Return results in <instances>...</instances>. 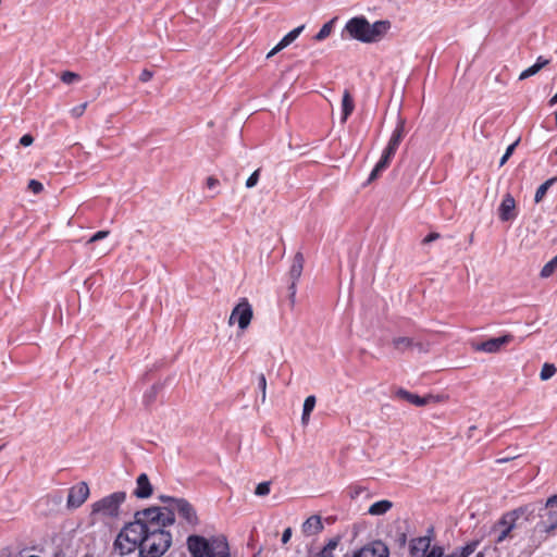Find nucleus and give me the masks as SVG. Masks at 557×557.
<instances>
[{"label":"nucleus","mask_w":557,"mask_h":557,"mask_svg":"<svg viewBox=\"0 0 557 557\" xmlns=\"http://www.w3.org/2000/svg\"><path fill=\"white\" fill-rule=\"evenodd\" d=\"M549 106L557 104V92L549 99Z\"/></svg>","instance_id":"obj_50"},{"label":"nucleus","mask_w":557,"mask_h":557,"mask_svg":"<svg viewBox=\"0 0 557 557\" xmlns=\"http://www.w3.org/2000/svg\"><path fill=\"white\" fill-rule=\"evenodd\" d=\"M270 493V482H261L257 485L255 494L257 496H265Z\"/></svg>","instance_id":"obj_32"},{"label":"nucleus","mask_w":557,"mask_h":557,"mask_svg":"<svg viewBox=\"0 0 557 557\" xmlns=\"http://www.w3.org/2000/svg\"><path fill=\"white\" fill-rule=\"evenodd\" d=\"M556 126H557V111L555 112Z\"/></svg>","instance_id":"obj_55"},{"label":"nucleus","mask_w":557,"mask_h":557,"mask_svg":"<svg viewBox=\"0 0 557 557\" xmlns=\"http://www.w3.org/2000/svg\"><path fill=\"white\" fill-rule=\"evenodd\" d=\"M323 530V523L320 516L309 517L302 524V532L310 536L320 533Z\"/></svg>","instance_id":"obj_19"},{"label":"nucleus","mask_w":557,"mask_h":557,"mask_svg":"<svg viewBox=\"0 0 557 557\" xmlns=\"http://www.w3.org/2000/svg\"><path fill=\"white\" fill-rule=\"evenodd\" d=\"M397 395L407 400L408 403L414 405V406H418V407H421V406H425L428 404H430L431 401H438L440 398L437 396H433V395H428V396H424V397H421L417 394H412L408 391H405V389H399L397 392Z\"/></svg>","instance_id":"obj_13"},{"label":"nucleus","mask_w":557,"mask_h":557,"mask_svg":"<svg viewBox=\"0 0 557 557\" xmlns=\"http://www.w3.org/2000/svg\"><path fill=\"white\" fill-rule=\"evenodd\" d=\"M305 26L301 25L299 27L294 28L288 34H286L281 41L267 54V58H271L277 52H280L282 49L290 45L304 30Z\"/></svg>","instance_id":"obj_15"},{"label":"nucleus","mask_w":557,"mask_h":557,"mask_svg":"<svg viewBox=\"0 0 557 557\" xmlns=\"http://www.w3.org/2000/svg\"><path fill=\"white\" fill-rule=\"evenodd\" d=\"M175 516L170 508L149 507L134 515L113 543V550L126 556L138 550L139 557H161L172 545V534L166 530L174 524Z\"/></svg>","instance_id":"obj_1"},{"label":"nucleus","mask_w":557,"mask_h":557,"mask_svg":"<svg viewBox=\"0 0 557 557\" xmlns=\"http://www.w3.org/2000/svg\"><path fill=\"white\" fill-rule=\"evenodd\" d=\"M554 506H557V495H553L546 500V507H554Z\"/></svg>","instance_id":"obj_48"},{"label":"nucleus","mask_w":557,"mask_h":557,"mask_svg":"<svg viewBox=\"0 0 557 557\" xmlns=\"http://www.w3.org/2000/svg\"><path fill=\"white\" fill-rule=\"evenodd\" d=\"M446 557H458V552L455 550L451 554L447 555Z\"/></svg>","instance_id":"obj_52"},{"label":"nucleus","mask_w":557,"mask_h":557,"mask_svg":"<svg viewBox=\"0 0 557 557\" xmlns=\"http://www.w3.org/2000/svg\"><path fill=\"white\" fill-rule=\"evenodd\" d=\"M355 109L354 99L350 95V92L346 89L343 95L342 99V119L343 121H346L348 116L352 113Z\"/></svg>","instance_id":"obj_20"},{"label":"nucleus","mask_w":557,"mask_h":557,"mask_svg":"<svg viewBox=\"0 0 557 557\" xmlns=\"http://www.w3.org/2000/svg\"><path fill=\"white\" fill-rule=\"evenodd\" d=\"M33 143L34 137L30 134H25L20 139V144L24 147L30 146Z\"/></svg>","instance_id":"obj_43"},{"label":"nucleus","mask_w":557,"mask_h":557,"mask_svg":"<svg viewBox=\"0 0 557 557\" xmlns=\"http://www.w3.org/2000/svg\"><path fill=\"white\" fill-rule=\"evenodd\" d=\"M394 344L396 346H400V345H404L406 347H411V346H414L416 344L413 343V341L409 337H399V338H396L394 341Z\"/></svg>","instance_id":"obj_40"},{"label":"nucleus","mask_w":557,"mask_h":557,"mask_svg":"<svg viewBox=\"0 0 557 557\" xmlns=\"http://www.w3.org/2000/svg\"><path fill=\"white\" fill-rule=\"evenodd\" d=\"M339 543L338 539H331L314 557H335L334 550Z\"/></svg>","instance_id":"obj_23"},{"label":"nucleus","mask_w":557,"mask_h":557,"mask_svg":"<svg viewBox=\"0 0 557 557\" xmlns=\"http://www.w3.org/2000/svg\"><path fill=\"white\" fill-rule=\"evenodd\" d=\"M290 536H292V529L290 528L285 529L282 534V543L286 544L290 540Z\"/></svg>","instance_id":"obj_45"},{"label":"nucleus","mask_w":557,"mask_h":557,"mask_svg":"<svg viewBox=\"0 0 557 557\" xmlns=\"http://www.w3.org/2000/svg\"><path fill=\"white\" fill-rule=\"evenodd\" d=\"M260 176V169H257L246 181V187L252 188L258 184Z\"/></svg>","instance_id":"obj_35"},{"label":"nucleus","mask_w":557,"mask_h":557,"mask_svg":"<svg viewBox=\"0 0 557 557\" xmlns=\"http://www.w3.org/2000/svg\"><path fill=\"white\" fill-rule=\"evenodd\" d=\"M219 184V180L215 178L214 176H209L207 178V182H206V185L208 188H213L215 187L216 185Z\"/></svg>","instance_id":"obj_46"},{"label":"nucleus","mask_w":557,"mask_h":557,"mask_svg":"<svg viewBox=\"0 0 557 557\" xmlns=\"http://www.w3.org/2000/svg\"><path fill=\"white\" fill-rule=\"evenodd\" d=\"M60 79L66 84H73L75 82H78L81 79V76L77 73L71 72V71H64L62 72Z\"/></svg>","instance_id":"obj_30"},{"label":"nucleus","mask_w":557,"mask_h":557,"mask_svg":"<svg viewBox=\"0 0 557 557\" xmlns=\"http://www.w3.org/2000/svg\"><path fill=\"white\" fill-rule=\"evenodd\" d=\"M540 70H541V65L534 63L532 66H530L527 70L521 72L519 79L522 81V79L529 78V77L535 75Z\"/></svg>","instance_id":"obj_31"},{"label":"nucleus","mask_w":557,"mask_h":557,"mask_svg":"<svg viewBox=\"0 0 557 557\" xmlns=\"http://www.w3.org/2000/svg\"><path fill=\"white\" fill-rule=\"evenodd\" d=\"M304 264H305V258H304L302 252H300V251L296 252L293 258V263H292L289 272H288V275L292 281L290 286H289V297H290L292 302H294V300H295L296 283L299 280V277L301 276V273L304 270Z\"/></svg>","instance_id":"obj_8"},{"label":"nucleus","mask_w":557,"mask_h":557,"mask_svg":"<svg viewBox=\"0 0 557 557\" xmlns=\"http://www.w3.org/2000/svg\"><path fill=\"white\" fill-rule=\"evenodd\" d=\"M157 393H158V389L156 386H151L149 391L146 392L144 398H145V403L147 405H150L156 399V396H157Z\"/></svg>","instance_id":"obj_36"},{"label":"nucleus","mask_w":557,"mask_h":557,"mask_svg":"<svg viewBox=\"0 0 557 557\" xmlns=\"http://www.w3.org/2000/svg\"><path fill=\"white\" fill-rule=\"evenodd\" d=\"M28 190L35 195H38L44 190V185L37 180H30L28 182Z\"/></svg>","instance_id":"obj_33"},{"label":"nucleus","mask_w":557,"mask_h":557,"mask_svg":"<svg viewBox=\"0 0 557 557\" xmlns=\"http://www.w3.org/2000/svg\"><path fill=\"white\" fill-rule=\"evenodd\" d=\"M389 28V21H376L370 24L364 16H355L347 21L344 32L352 39L369 44L380 41Z\"/></svg>","instance_id":"obj_2"},{"label":"nucleus","mask_w":557,"mask_h":557,"mask_svg":"<svg viewBox=\"0 0 557 557\" xmlns=\"http://www.w3.org/2000/svg\"><path fill=\"white\" fill-rule=\"evenodd\" d=\"M424 557H444V548L438 545H434Z\"/></svg>","instance_id":"obj_37"},{"label":"nucleus","mask_w":557,"mask_h":557,"mask_svg":"<svg viewBox=\"0 0 557 557\" xmlns=\"http://www.w3.org/2000/svg\"><path fill=\"white\" fill-rule=\"evenodd\" d=\"M508 460H510L509 458H500V459H497L496 461L498 463H504V462H507Z\"/></svg>","instance_id":"obj_51"},{"label":"nucleus","mask_w":557,"mask_h":557,"mask_svg":"<svg viewBox=\"0 0 557 557\" xmlns=\"http://www.w3.org/2000/svg\"><path fill=\"white\" fill-rule=\"evenodd\" d=\"M110 234L109 231H98L97 233H95L89 239H88V244H91V243H95V242H98L100 239H103L106 238L108 235Z\"/></svg>","instance_id":"obj_39"},{"label":"nucleus","mask_w":557,"mask_h":557,"mask_svg":"<svg viewBox=\"0 0 557 557\" xmlns=\"http://www.w3.org/2000/svg\"><path fill=\"white\" fill-rule=\"evenodd\" d=\"M258 385L262 392V401H264L265 399V391H267V379L264 376V374H260L258 376Z\"/></svg>","instance_id":"obj_41"},{"label":"nucleus","mask_w":557,"mask_h":557,"mask_svg":"<svg viewBox=\"0 0 557 557\" xmlns=\"http://www.w3.org/2000/svg\"><path fill=\"white\" fill-rule=\"evenodd\" d=\"M187 548L193 557H231L228 543L224 536L207 540L200 535H189Z\"/></svg>","instance_id":"obj_3"},{"label":"nucleus","mask_w":557,"mask_h":557,"mask_svg":"<svg viewBox=\"0 0 557 557\" xmlns=\"http://www.w3.org/2000/svg\"><path fill=\"white\" fill-rule=\"evenodd\" d=\"M517 145H518V141H515L513 144H511L507 147L506 152L504 153V156L502 157V159L499 161V166H503L507 162V160L513 153Z\"/></svg>","instance_id":"obj_34"},{"label":"nucleus","mask_w":557,"mask_h":557,"mask_svg":"<svg viewBox=\"0 0 557 557\" xmlns=\"http://www.w3.org/2000/svg\"><path fill=\"white\" fill-rule=\"evenodd\" d=\"M556 373V367L553 363H544L541 370V380L546 381L554 376Z\"/></svg>","instance_id":"obj_29"},{"label":"nucleus","mask_w":557,"mask_h":557,"mask_svg":"<svg viewBox=\"0 0 557 557\" xmlns=\"http://www.w3.org/2000/svg\"><path fill=\"white\" fill-rule=\"evenodd\" d=\"M550 61L548 59H545L544 57L540 55L537 59H536V62L535 64H540L541 65V70L546 66Z\"/></svg>","instance_id":"obj_47"},{"label":"nucleus","mask_w":557,"mask_h":557,"mask_svg":"<svg viewBox=\"0 0 557 557\" xmlns=\"http://www.w3.org/2000/svg\"><path fill=\"white\" fill-rule=\"evenodd\" d=\"M440 237H441V235H440L438 233H436V232H431L429 235H426V236L423 238L422 243H423V244H430V243H432V242H434V240L438 239Z\"/></svg>","instance_id":"obj_44"},{"label":"nucleus","mask_w":557,"mask_h":557,"mask_svg":"<svg viewBox=\"0 0 557 557\" xmlns=\"http://www.w3.org/2000/svg\"><path fill=\"white\" fill-rule=\"evenodd\" d=\"M518 210L513 196L509 193L505 194L498 207V218L502 222H509L517 218Z\"/></svg>","instance_id":"obj_10"},{"label":"nucleus","mask_w":557,"mask_h":557,"mask_svg":"<svg viewBox=\"0 0 557 557\" xmlns=\"http://www.w3.org/2000/svg\"><path fill=\"white\" fill-rule=\"evenodd\" d=\"M431 540L428 536H420L410 541L409 550L412 557H421L430 549Z\"/></svg>","instance_id":"obj_14"},{"label":"nucleus","mask_w":557,"mask_h":557,"mask_svg":"<svg viewBox=\"0 0 557 557\" xmlns=\"http://www.w3.org/2000/svg\"><path fill=\"white\" fill-rule=\"evenodd\" d=\"M314 406H315V397L314 396H308L305 399L304 409H302L301 420H302L304 424L308 423L310 413L314 409Z\"/></svg>","instance_id":"obj_24"},{"label":"nucleus","mask_w":557,"mask_h":557,"mask_svg":"<svg viewBox=\"0 0 557 557\" xmlns=\"http://www.w3.org/2000/svg\"><path fill=\"white\" fill-rule=\"evenodd\" d=\"M352 557H389V548L383 541L375 540L354 552Z\"/></svg>","instance_id":"obj_7"},{"label":"nucleus","mask_w":557,"mask_h":557,"mask_svg":"<svg viewBox=\"0 0 557 557\" xmlns=\"http://www.w3.org/2000/svg\"><path fill=\"white\" fill-rule=\"evenodd\" d=\"M532 513L533 509L530 505L505 512L492 528V532L497 533L495 543L499 544L510 537L511 532L521 527V520L529 521Z\"/></svg>","instance_id":"obj_4"},{"label":"nucleus","mask_w":557,"mask_h":557,"mask_svg":"<svg viewBox=\"0 0 557 557\" xmlns=\"http://www.w3.org/2000/svg\"><path fill=\"white\" fill-rule=\"evenodd\" d=\"M557 528V511L549 510L547 512L546 521L544 522L543 529L546 532L553 531Z\"/></svg>","instance_id":"obj_27"},{"label":"nucleus","mask_w":557,"mask_h":557,"mask_svg":"<svg viewBox=\"0 0 557 557\" xmlns=\"http://www.w3.org/2000/svg\"><path fill=\"white\" fill-rule=\"evenodd\" d=\"M89 496V487L86 482H79L70 488L67 495V507L78 508Z\"/></svg>","instance_id":"obj_9"},{"label":"nucleus","mask_w":557,"mask_h":557,"mask_svg":"<svg viewBox=\"0 0 557 557\" xmlns=\"http://www.w3.org/2000/svg\"><path fill=\"white\" fill-rule=\"evenodd\" d=\"M153 76V73L147 69L143 70V72L139 75V81L143 83L149 82Z\"/></svg>","instance_id":"obj_42"},{"label":"nucleus","mask_w":557,"mask_h":557,"mask_svg":"<svg viewBox=\"0 0 557 557\" xmlns=\"http://www.w3.org/2000/svg\"><path fill=\"white\" fill-rule=\"evenodd\" d=\"M395 153H396V150H394L393 148H391L388 146L385 147V149L383 150V153L381 156V159L375 164L374 169L372 170V172L369 176V181L375 180L380 175V173L389 165L391 160L393 159Z\"/></svg>","instance_id":"obj_12"},{"label":"nucleus","mask_w":557,"mask_h":557,"mask_svg":"<svg viewBox=\"0 0 557 557\" xmlns=\"http://www.w3.org/2000/svg\"><path fill=\"white\" fill-rule=\"evenodd\" d=\"M85 557H92V556H85Z\"/></svg>","instance_id":"obj_56"},{"label":"nucleus","mask_w":557,"mask_h":557,"mask_svg":"<svg viewBox=\"0 0 557 557\" xmlns=\"http://www.w3.org/2000/svg\"><path fill=\"white\" fill-rule=\"evenodd\" d=\"M177 498H173V497H170V496H160V500L163 502V503L170 502V503L175 505V500Z\"/></svg>","instance_id":"obj_49"},{"label":"nucleus","mask_w":557,"mask_h":557,"mask_svg":"<svg viewBox=\"0 0 557 557\" xmlns=\"http://www.w3.org/2000/svg\"><path fill=\"white\" fill-rule=\"evenodd\" d=\"M175 509L180 516L189 524L195 525L198 523V517L194 507L184 498L175 500Z\"/></svg>","instance_id":"obj_11"},{"label":"nucleus","mask_w":557,"mask_h":557,"mask_svg":"<svg viewBox=\"0 0 557 557\" xmlns=\"http://www.w3.org/2000/svg\"><path fill=\"white\" fill-rule=\"evenodd\" d=\"M252 315L253 311L251 305L247 298H243L233 309L230 317V323H237L240 330H245L250 324Z\"/></svg>","instance_id":"obj_6"},{"label":"nucleus","mask_w":557,"mask_h":557,"mask_svg":"<svg viewBox=\"0 0 557 557\" xmlns=\"http://www.w3.org/2000/svg\"><path fill=\"white\" fill-rule=\"evenodd\" d=\"M556 269H557V255L542 268L540 275L542 278H548L549 276H552L554 274Z\"/></svg>","instance_id":"obj_26"},{"label":"nucleus","mask_w":557,"mask_h":557,"mask_svg":"<svg viewBox=\"0 0 557 557\" xmlns=\"http://www.w3.org/2000/svg\"><path fill=\"white\" fill-rule=\"evenodd\" d=\"M557 182V177H552L549 180H547L546 182H544L542 185L539 186V188L536 189L535 191V196H534V201L536 203L541 202L547 190Z\"/></svg>","instance_id":"obj_22"},{"label":"nucleus","mask_w":557,"mask_h":557,"mask_svg":"<svg viewBox=\"0 0 557 557\" xmlns=\"http://www.w3.org/2000/svg\"><path fill=\"white\" fill-rule=\"evenodd\" d=\"M392 506L393 505L389 500H379L370 506L368 512L373 516L384 515L392 508Z\"/></svg>","instance_id":"obj_21"},{"label":"nucleus","mask_w":557,"mask_h":557,"mask_svg":"<svg viewBox=\"0 0 557 557\" xmlns=\"http://www.w3.org/2000/svg\"><path fill=\"white\" fill-rule=\"evenodd\" d=\"M454 368H462L465 367L463 364H453Z\"/></svg>","instance_id":"obj_53"},{"label":"nucleus","mask_w":557,"mask_h":557,"mask_svg":"<svg viewBox=\"0 0 557 557\" xmlns=\"http://www.w3.org/2000/svg\"><path fill=\"white\" fill-rule=\"evenodd\" d=\"M479 545V541H471L467 543L465 546L457 549L458 557H469L474 550L476 549Z\"/></svg>","instance_id":"obj_28"},{"label":"nucleus","mask_w":557,"mask_h":557,"mask_svg":"<svg viewBox=\"0 0 557 557\" xmlns=\"http://www.w3.org/2000/svg\"><path fill=\"white\" fill-rule=\"evenodd\" d=\"M337 17H334L332 18L331 21H329L327 23H325L321 29L317 33V35L314 36V39L317 41H322L324 40L326 37H329L333 30V27H334V23L336 22Z\"/></svg>","instance_id":"obj_25"},{"label":"nucleus","mask_w":557,"mask_h":557,"mask_svg":"<svg viewBox=\"0 0 557 557\" xmlns=\"http://www.w3.org/2000/svg\"><path fill=\"white\" fill-rule=\"evenodd\" d=\"M513 341V336L510 334H505L498 337H492L484 342H481L473 346V348H499L503 345H509Z\"/></svg>","instance_id":"obj_18"},{"label":"nucleus","mask_w":557,"mask_h":557,"mask_svg":"<svg viewBox=\"0 0 557 557\" xmlns=\"http://www.w3.org/2000/svg\"><path fill=\"white\" fill-rule=\"evenodd\" d=\"M137 487L135 488L134 491V495L137 497V498H148L152 495V485L149 481V478L146 473H141L138 478H137Z\"/></svg>","instance_id":"obj_16"},{"label":"nucleus","mask_w":557,"mask_h":557,"mask_svg":"<svg viewBox=\"0 0 557 557\" xmlns=\"http://www.w3.org/2000/svg\"><path fill=\"white\" fill-rule=\"evenodd\" d=\"M475 557H484V554L482 552L478 553Z\"/></svg>","instance_id":"obj_54"},{"label":"nucleus","mask_w":557,"mask_h":557,"mask_svg":"<svg viewBox=\"0 0 557 557\" xmlns=\"http://www.w3.org/2000/svg\"><path fill=\"white\" fill-rule=\"evenodd\" d=\"M87 104H88L87 102H84L79 106L72 108V110H71L72 116H74V117L82 116L84 114V112L86 111Z\"/></svg>","instance_id":"obj_38"},{"label":"nucleus","mask_w":557,"mask_h":557,"mask_svg":"<svg viewBox=\"0 0 557 557\" xmlns=\"http://www.w3.org/2000/svg\"><path fill=\"white\" fill-rule=\"evenodd\" d=\"M405 125L406 121L403 117H398L396 127L394 128L392 136L388 140L387 146L397 151L403 138L405 137Z\"/></svg>","instance_id":"obj_17"},{"label":"nucleus","mask_w":557,"mask_h":557,"mask_svg":"<svg viewBox=\"0 0 557 557\" xmlns=\"http://www.w3.org/2000/svg\"><path fill=\"white\" fill-rule=\"evenodd\" d=\"M126 494L115 492L92 504L91 515L116 518L120 513V506L124 503Z\"/></svg>","instance_id":"obj_5"}]
</instances>
